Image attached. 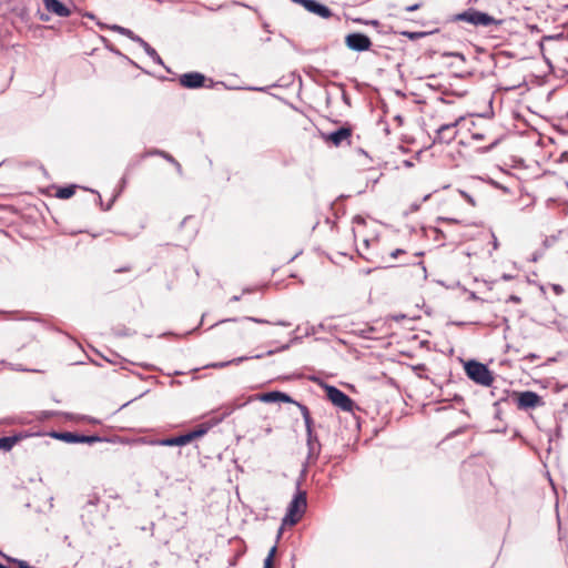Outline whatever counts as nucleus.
Returning <instances> with one entry per match:
<instances>
[{"mask_svg":"<svg viewBox=\"0 0 568 568\" xmlns=\"http://www.w3.org/2000/svg\"><path fill=\"white\" fill-rule=\"evenodd\" d=\"M108 504L101 500L97 493H91L85 496L82 505L81 519L84 526L94 527L102 523L106 511Z\"/></svg>","mask_w":568,"mask_h":568,"instance_id":"obj_1","label":"nucleus"},{"mask_svg":"<svg viewBox=\"0 0 568 568\" xmlns=\"http://www.w3.org/2000/svg\"><path fill=\"white\" fill-rule=\"evenodd\" d=\"M307 507L306 491L300 489L297 481V490L287 506L283 524L295 525L302 518Z\"/></svg>","mask_w":568,"mask_h":568,"instance_id":"obj_2","label":"nucleus"},{"mask_svg":"<svg viewBox=\"0 0 568 568\" xmlns=\"http://www.w3.org/2000/svg\"><path fill=\"white\" fill-rule=\"evenodd\" d=\"M466 375L469 379L481 386H490L494 377L487 365L475 359L468 361L465 366Z\"/></svg>","mask_w":568,"mask_h":568,"instance_id":"obj_3","label":"nucleus"},{"mask_svg":"<svg viewBox=\"0 0 568 568\" xmlns=\"http://www.w3.org/2000/svg\"><path fill=\"white\" fill-rule=\"evenodd\" d=\"M455 20L465 21L476 27H489L491 24H499L500 21L496 20L494 17L489 16L486 12L478 11L474 8H469L464 12H460L455 16Z\"/></svg>","mask_w":568,"mask_h":568,"instance_id":"obj_4","label":"nucleus"},{"mask_svg":"<svg viewBox=\"0 0 568 568\" xmlns=\"http://www.w3.org/2000/svg\"><path fill=\"white\" fill-rule=\"evenodd\" d=\"M297 337H294L291 339L290 343H286L284 345H281L280 347L277 348H274V349H268L266 353H262V354H256V355H252V356H239V357H235L231 361H226V362H219V363H213V364H210L207 365L206 367H212V368H224L229 365H239L245 361H248V359H261L265 356H272L276 353H280V352H284V351H287L290 347H291V344L292 342L296 341Z\"/></svg>","mask_w":568,"mask_h":568,"instance_id":"obj_5","label":"nucleus"},{"mask_svg":"<svg viewBox=\"0 0 568 568\" xmlns=\"http://www.w3.org/2000/svg\"><path fill=\"white\" fill-rule=\"evenodd\" d=\"M464 120L459 116L452 123L442 124L435 132L433 143L434 144H449L457 136V125Z\"/></svg>","mask_w":568,"mask_h":568,"instance_id":"obj_6","label":"nucleus"},{"mask_svg":"<svg viewBox=\"0 0 568 568\" xmlns=\"http://www.w3.org/2000/svg\"><path fill=\"white\" fill-rule=\"evenodd\" d=\"M326 396L327 398L338 408H341L344 412H352L354 408V402L353 399L342 392L339 388L335 386H326Z\"/></svg>","mask_w":568,"mask_h":568,"instance_id":"obj_7","label":"nucleus"},{"mask_svg":"<svg viewBox=\"0 0 568 568\" xmlns=\"http://www.w3.org/2000/svg\"><path fill=\"white\" fill-rule=\"evenodd\" d=\"M52 436L57 439L63 440L69 444H94L99 442H103L104 438L98 436V435H82L78 433L72 432H61V433H53Z\"/></svg>","mask_w":568,"mask_h":568,"instance_id":"obj_8","label":"nucleus"},{"mask_svg":"<svg viewBox=\"0 0 568 568\" xmlns=\"http://www.w3.org/2000/svg\"><path fill=\"white\" fill-rule=\"evenodd\" d=\"M346 47L355 52L368 51L372 47V41L368 36L361 32L348 33L345 37Z\"/></svg>","mask_w":568,"mask_h":568,"instance_id":"obj_9","label":"nucleus"},{"mask_svg":"<svg viewBox=\"0 0 568 568\" xmlns=\"http://www.w3.org/2000/svg\"><path fill=\"white\" fill-rule=\"evenodd\" d=\"M307 456L306 464H315L322 449L318 436L315 432L306 433Z\"/></svg>","mask_w":568,"mask_h":568,"instance_id":"obj_10","label":"nucleus"},{"mask_svg":"<svg viewBox=\"0 0 568 568\" xmlns=\"http://www.w3.org/2000/svg\"><path fill=\"white\" fill-rule=\"evenodd\" d=\"M143 444L150 446H185L187 445L184 434L169 438H141Z\"/></svg>","mask_w":568,"mask_h":568,"instance_id":"obj_11","label":"nucleus"},{"mask_svg":"<svg viewBox=\"0 0 568 568\" xmlns=\"http://www.w3.org/2000/svg\"><path fill=\"white\" fill-rule=\"evenodd\" d=\"M542 405V398L535 392L525 390L518 395V408L529 409Z\"/></svg>","mask_w":568,"mask_h":568,"instance_id":"obj_12","label":"nucleus"},{"mask_svg":"<svg viewBox=\"0 0 568 568\" xmlns=\"http://www.w3.org/2000/svg\"><path fill=\"white\" fill-rule=\"evenodd\" d=\"M206 78L200 72H187L180 77V83L187 89H199L205 87Z\"/></svg>","mask_w":568,"mask_h":568,"instance_id":"obj_13","label":"nucleus"},{"mask_svg":"<svg viewBox=\"0 0 568 568\" xmlns=\"http://www.w3.org/2000/svg\"><path fill=\"white\" fill-rule=\"evenodd\" d=\"M352 135V130L346 126H341L337 130L325 135V140L334 144L335 146H339L345 141L349 143V138Z\"/></svg>","mask_w":568,"mask_h":568,"instance_id":"obj_14","label":"nucleus"},{"mask_svg":"<svg viewBox=\"0 0 568 568\" xmlns=\"http://www.w3.org/2000/svg\"><path fill=\"white\" fill-rule=\"evenodd\" d=\"M44 8L58 17L67 18L71 14V10L60 0H43Z\"/></svg>","mask_w":568,"mask_h":568,"instance_id":"obj_15","label":"nucleus"},{"mask_svg":"<svg viewBox=\"0 0 568 568\" xmlns=\"http://www.w3.org/2000/svg\"><path fill=\"white\" fill-rule=\"evenodd\" d=\"M305 10L323 19H329L333 17L332 10L325 4L317 2L316 0H311Z\"/></svg>","mask_w":568,"mask_h":568,"instance_id":"obj_16","label":"nucleus"},{"mask_svg":"<svg viewBox=\"0 0 568 568\" xmlns=\"http://www.w3.org/2000/svg\"><path fill=\"white\" fill-rule=\"evenodd\" d=\"M136 43H139L140 47L143 48L144 52L153 60V62L161 65L163 64V60L161 59L156 50L152 48L145 40H143L142 38H138Z\"/></svg>","mask_w":568,"mask_h":568,"instance_id":"obj_17","label":"nucleus"},{"mask_svg":"<svg viewBox=\"0 0 568 568\" xmlns=\"http://www.w3.org/2000/svg\"><path fill=\"white\" fill-rule=\"evenodd\" d=\"M153 464L156 467H168L173 462V458L168 452H155L152 456Z\"/></svg>","mask_w":568,"mask_h":568,"instance_id":"obj_18","label":"nucleus"},{"mask_svg":"<svg viewBox=\"0 0 568 568\" xmlns=\"http://www.w3.org/2000/svg\"><path fill=\"white\" fill-rule=\"evenodd\" d=\"M296 406L298 407V409L302 414L306 433L314 432V422H313V418L311 416V413H310V409L307 408V406H305L302 403H296Z\"/></svg>","mask_w":568,"mask_h":568,"instance_id":"obj_19","label":"nucleus"},{"mask_svg":"<svg viewBox=\"0 0 568 568\" xmlns=\"http://www.w3.org/2000/svg\"><path fill=\"white\" fill-rule=\"evenodd\" d=\"M209 430V427L205 425H200L196 428L192 429L184 434L186 443L190 444L192 440L204 436Z\"/></svg>","mask_w":568,"mask_h":568,"instance_id":"obj_20","label":"nucleus"},{"mask_svg":"<svg viewBox=\"0 0 568 568\" xmlns=\"http://www.w3.org/2000/svg\"><path fill=\"white\" fill-rule=\"evenodd\" d=\"M19 439L17 435L0 437V449L10 450Z\"/></svg>","mask_w":568,"mask_h":568,"instance_id":"obj_21","label":"nucleus"},{"mask_svg":"<svg viewBox=\"0 0 568 568\" xmlns=\"http://www.w3.org/2000/svg\"><path fill=\"white\" fill-rule=\"evenodd\" d=\"M110 29L122 34V36L128 37L129 39H131L134 42H136L138 38H141L140 36L135 34L132 30L121 27V26H118V24L111 26Z\"/></svg>","mask_w":568,"mask_h":568,"instance_id":"obj_22","label":"nucleus"},{"mask_svg":"<svg viewBox=\"0 0 568 568\" xmlns=\"http://www.w3.org/2000/svg\"><path fill=\"white\" fill-rule=\"evenodd\" d=\"M282 396V392L273 390L268 393H264L260 396V399L264 403H277Z\"/></svg>","mask_w":568,"mask_h":568,"instance_id":"obj_23","label":"nucleus"},{"mask_svg":"<svg viewBox=\"0 0 568 568\" xmlns=\"http://www.w3.org/2000/svg\"><path fill=\"white\" fill-rule=\"evenodd\" d=\"M75 192V186L73 185H69V186H63V187H60L57 192V196L59 199H70Z\"/></svg>","mask_w":568,"mask_h":568,"instance_id":"obj_24","label":"nucleus"},{"mask_svg":"<svg viewBox=\"0 0 568 568\" xmlns=\"http://www.w3.org/2000/svg\"><path fill=\"white\" fill-rule=\"evenodd\" d=\"M400 34L408 38L409 40H418L424 38L427 33L424 31H403Z\"/></svg>","mask_w":568,"mask_h":568,"instance_id":"obj_25","label":"nucleus"},{"mask_svg":"<svg viewBox=\"0 0 568 568\" xmlns=\"http://www.w3.org/2000/svg\"><path fill=\"white\" fill-rule=\"evenodd\" d=\"M276 550H277V547L276 546H273L270 551H268V555L266 556V558L264 559V566L263 568H273V559H274V556L276 554Z\"/></svg>","mask_w":568,"mask_h":568,"instance_id":"obj_26","label":"nucleus"},{"mask_svg":"<svg viewBox=\"0 0 568 568\" xmlns=\"http://www.w3.org/2000/svg\"><path fill=\"white\" fill-rule=\"evenodd\" d=\"M152 154H158V155L162 156L164 160H166L170 163H176V160L171 154H169V153H166L164 151L156 150Z\"/></svg>","mask_w":568,"mask_h":568,"instance_id":"obj_27","label":"nucleus"},{"mask_svg":"<svg viewBox=\"0 0 568 568\" xmlns=\"http://www.w3.org/2000/svg\"><path fill=\"white\" fill-rule=\"evenodd\" d=\"M7 559L9 561H12L13 564H16L19 568H34V567L30 566L27 561L21 560V559L9 558V557H7Z\"/></svg>","mask_w":568,"mask_h":568,"instance_id":"obj_28","label":"nucleus"},{"mask_svg":"<svg viewBox=\"0 0 568 568\" xmlns=\"http://www.w3.org/2000/svg\"><path fill=\"white\" fill-rule=\"evenodd\" d=\"M242 320L254 322V323H257V324H271V322H268L266 320L257 318V317H253V316H245Z\"/></svg>","mask_w":568,"mask_h":568,"instance_id":"obj_29","label":"nucleus"},{"mask_svg":"<svg viewBox=\"0 0 568 568\" xmlns=\"http://www.w3.org/2000/svg\"><path fill=\"white\" fill-rule=\"evenodd\" d=\"M280 402H283V403H290V404H294V405H296V403H297V402H296L295 399H293L290 395H287L286 393H283V392H282V396H281V398H280Z\"/></svg>","mask_w":568,"mask_h":568,"instance_id":"obj_30","label":"nucleus"},{"mask_svg":"<svg viewBox=\"0 0 568 568\" xmlns=\"http://www.w3.org/2000/svg\"><path fill=\"white\" fill-rule=\"evenodd\" d=\"M443 57H455V58H458V59L465 61V55L460 52H444Z\"/></svg>","mask_w":568,"mask_h":568,"instance_id":"obj_31","label":"nucleus"},{"mask_svg":"<svg viewBox=\"0 0 568 568\" xmlns=\"http://www.w3.org/2000/svg\"><path fill=\"white\" fill-rule=\"evenodd\" d=\"M499 143V139H496L494 142H491L489 145L480 149L481 152H489L491 151L497 144Z\"/></svg>","mask_w":568,"mask_h":568,"instance_id":"obj_32","label":"nucleus"},{"mask_svg":"<svg viewBox=\"0 0 568 568\" xmlns=\"http://www.w3.org/2000/svg\"><path fill=\"white\" fill-rule=\"evenodd\" d=\"M240 321V318H236V317H232V318H224V320H220L219 322L214 323L211 327H214V326H217L222 323H226V322H237Z\"/></svg>","mask_w":568,"mask_h":568,"instance_id":"obj_33","label":"nucleus"},{"mask_svg":"<svg viewBox=\"0 0 568 568\" xmlns=\"http://www.w3.org/2000/svg\"><path fill=\"white\" fill-rule=\"evenodd\" d=\"M420 7H422V3H415V4L406 7L405 11L413 12V11L418 10Z\"/></svg>","mask_w":568,"mask_h":568,"instance_id":"obj_34","label":"nucleus"},{"mask_svg":"<svg viewBox=\"0 0 568 568\" xmlns=\"http://www.w3.org/2000/svg\"><path fill=\"white\" fill-rule=\"evenodd\" d=\"M460 194L463 195V197L468 202L470 203L471 205H475V201L474 199L466 192L462 191Z\"/></svg>","mask_w":568,"mask_h":568,"instance_id":"obj_35","label":"nucleus"},{"mask_svg":"<svg viewBox=\"0 0 568 568\" xmlns=\"http://www.w3.org/2000/svg\"><path fill=\"white\" fill-rule=\"evenodd\" d=\"M404 253H405V251H404V250H402V248H396V250H394V251L390 253V257H392V258H396L397 256H399L400 254H404Z\"/></svg>","mask_w":568,"mask_h":568,"instance_id":"obj_36","label":"nucleus"},{"mask_svg":"<svg viewBox=\"0 0 568 568\" xmlns=\"http://www.w3.org/2000/svg\"><path fill=\"white\" fill-rule=\"evenodd\" d=\"M520 297L517 296V295H510L508 298H507V302H510V303H515V304H518L520 303Z\"/></svg>","mask_w":568,"mask_h":568,"instance_id":"obj_37","label":"nucleus"},{"mask_svg":"<svg viewBox=\"0 0 568 568\" xmlns=\"http://www.w3.org/2000/svg\"><path fill=\"white\" fill-rule=\"evenodd\" d=\"M471 139L476 141H481L485 139V135L483 133H473Z\"/></svg>","mask_w":568,"mask_h":568,"instance_id":"obj_38","label":"nucleus"},{"mask_svg":"<svg viewBox=\"0 0 568 568\" xmlns=\"http://www.w3.org/2000/svg\"><path fill=\"white\" fill-rule=\"evenodd\" d=\"M552 290L555 291V293L557 295H560L564 292L562 287L560 285H558V284H554L552 285Z\"/></svg>","mask_w":568,"mask_h":568,"instance_id":"obj_39","label":"nucleus"},{"mask_svg":"<svg viewBox=\"0 0 568 568\" xmlns=\"http://www.w3.org/2000/svg\"><path fill=\"white\" fill-rule=\"evenodd\" d=\"M294 3H298L301 4L302 7H304V9L307 7L308 2L311 0H292Z\"/></svg>","mask_w":568,"mask_h":568,"instance_id":"obj_40","label":"nucleus"},{"mask_svg":"<svg viewBox=\"0 0 568 568\" xmlns=\"http://www.w3.org/2000/svg\"><path fill=\"white\" fill-rule=\"evenodd\" d=\"M353 221H354L355 223H357V224H364V223H365L364 219H363L361 215H356V216H354V217H353Z\"/></svg>","mask_w":568,"mask_h":568,"instance_id":"obj_41","label":"nucleus"},{"mask_svg":"<svg viewBox=\"0 0 568 568\" xmlns=\"http://www.w3.org/2000/svg\"><path fill=\"white\" fill-rule=\"evenodd\" d=\"M274 325H280V326H291V323L290 322H286V321H278V322H275L273 323Z\"/></svg>","mask_w":568,"mask_h":568,"instance_id":"obj_42","label":"nucleus"},{"mask_svg":"<svg viewBox=\"0 0 568 568\" xmlns=\"http://www.w3.org/2000/svg\"><path fill=\"white\" fill-rule=\"evenodd\" d=\"M439 220L443 222H448V223H457L458 222L457 220L450 219V217H440Z\"/></svg>","mask_w":568,"mask_h":568,"instance_id":"obj_43","label":"nucleus"},{"mask_svg":"<svg viewBox=\"0 0 568 568\" xmlns=\"http://www.w3.org/2000/svg\"><path fill=\"white\" fill-rule=\"evenodd\" d=\"M498 241H497V237L493 234V248L494 250H497L498 248Z\"/></svg>","mask_w":568,"mask_h":568,"instance_id":"obj_44","label":"nucleus"},{"mask_svg":"<svg viewBox=\"0 0 568 568\" xmlns=\"http://www.w3.org/2000/svg\"><path fill=\"white\" fill-rule=\"evenodd\" d=\"M560 161L564 162V161H568V152H564L561 153L560 155Z\"/></svg>","mask_w":568,"mask_h":568,"instance_id":"obj_45","label":"nucleus"},{"mask_svg":"<svg viewBox=\"0 0 568 568\" xmlns=\"http://www.w3.org/2000/svg\"><path fill=\"white\" fill-rule=\"evenodd\" d=\"M501 278H503L504 281H510V280H513V275H510V274H503V275H501Z\"/></svg>","mask_w":568,"mask_h":568,"instance_id":"obj_46","label":"nucleus"},{"mask_svg":"<svg viewBox=\"0 0 568 568\" xmlns=\"http://www.w3.org/2000/svg\"><path fill=\"white\" fill-rule=\"evenodd\" d=\"M175 168H176V171L181 174L182 173V168H181V164L176 161V163H172Z\"/></svg>","mask_w":568,"mask_h":568,"instance_id":"obj_47","label":"nucleus"},{"mask_svg":"<svg viewBox=\"0 0 568 568\" xmlns=\"http://www.w3.org/2000/svg\"><path fill=\"white\" fill-rule=\"evenodd\" d=\"M526 358H529L530 361H534V359L538 358V356L536 354L531 353V354L527 355Z\"/></svg>","mask_w":568,"mask_h":568,"instance_id":"obj_48","label":"nucleus"},{"mask_svg":"<svg viewBox=\"0 0 568 568\" xmlns=\"http://www.w3.org/2000/svg\"><path fill=\"white\" fill-rule=\"evenodd\" d=\"M240 298L241 297L239 295H234L231 297L230 302H237V301H240Z\"/></svg>","mask_w":568,"mask_h":568,"instance_id":"obj_49","label":"nucleus"},{"mask_svg":"<svg viewBox=\"0 0 568 568\" xmlns=\"http://www.w3.org/2000/svg\"><path fill=\"white\" fill-rule=\"evenodd\" d=\"M372 26H377L378 24V21L377 20H373L371 21Z\"/></svg>","mask_w":568,"mask_h":568,"instance_id":"obj_50","label":"nucleus"},{"mask_svg":"<svg viewBox=\"0 0 568 568\" xmlns=\"http://www.w3.org/2000/svg\"><path fill=\"white\" fill-rule=\"evenodd\" d=\"M110 207H111V204H108L106 207H104L103 210L108 211V210H110Z\"/></svg>","mask_w":568,"mask_h":568,"instance_id":"obj_51","label":"nucleus"},{"mask_svg":"<svg viewBox=\"0 0 568 568\" xmlns=\"http://www.w3.org/2000/svg\"><path fill=\"white\" fill-rule=\"evenodd\" d=\"M418 265H422L423 270L426 271V267L424 266L423 262H419Z\"/></svg>","mask_w":568,"mask_h":568,"instance_id":"obj_52","label":"nucleus"},{"mask_svg":"<svg viewBox=\"0 0 568 568\" xmlns=\"http://www.w3.org/2000/svg\"><path fill=\"white\" fill-rule=\"evenodd\" d=\"M281 534H282V528L278 530L277 538H280V537H281Z\"/></svg>","mask_w":568,"mask_h":568,"instance_id":"obj_53","label":"nucleus"},{"mask_svg":"<svg viewBox=\"0 0 568 568\" xmlns=\"http://www.w3.org/2000/svg\"><path fill=\"white\" fill-rule=\"evenodd\" d=\"M423 254H424L423 252L416 253L417 256H422Z\"/></svg>","mask_w":568,"mask_h":568,"instance_id":"obj_54","label":"nucleus"},{"mask_svg":"<svg viewBox=\"0 0 568 568\" xmlns=\"http://www.w3.org/2000/svg\"><path fill=\"white\" fill-rule=\"evenodd\" d=\"M125 184V179H122L121 185Z\"/></svg>","mask_w":568,"mask_h":568,"instance_id":"obj_55","label":"nucleus"}]
</instances>
